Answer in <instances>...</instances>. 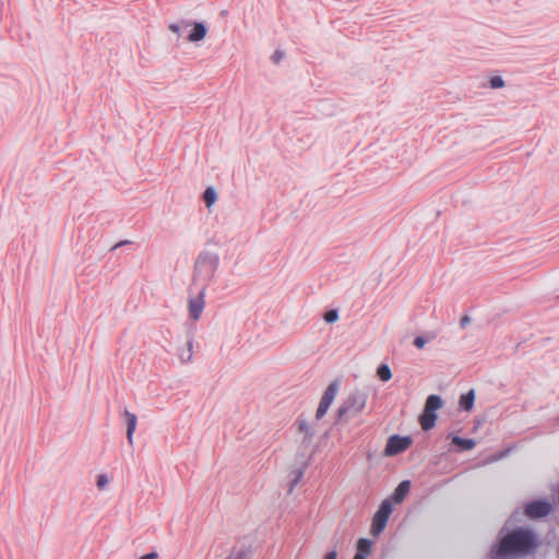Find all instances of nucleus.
<instances>
[{
  "label": "nucleus",
  "mask_w": 559,
  "mask_h": 559,
  "mask_svg": "<svg viewBox=\"0 0 559 559\" xmlns=\"http://www.w3.org/2000/svg\"><path fill=\"white\" fill-rule=\"evenodd\" d=\"M168 28L173 32V33H176L178 35H180V29H181V25L178 24V23H171L169 24Z\"/></svg>",
  "instance_id": "c85d7f7f"
},
{
  "label": "nucleus",
  "mask_w": 559,
  "mask_h": 559,
  "mask_svg": "<svg viewBox=\"0 0 559 559\" xmlns=\"http://www.w3.org/2000/svg\"><path fill=\"white\" fill-rule=\"evenodd\" d=\"M392 510L391 500L385 499L381 502L371 522L370 532L373 536H378L384 531Z\"/></svg>",
  "instance_id": "20e7f679"
},
{
  "label": "nucleus",
  "mask_w": 559,
  "mask_h": 559,
  "mask_svg": "<svg viewBox=\"0 0 559 559\" xmlns=\"http://www.w3.org/2000/svg\"><path fill=\"white\" fill-rule=\"evenodd\" d=\"M411 489V481L409 480H402L396 488L394 489L391 499L395 503H401L404 501L406 496L408 495Z\"/></svg>",
  "instance_id": "9b49d317"
},
{
  "label": "nucleus",
  "mask_w": 559,
  "mask_h": 559,
  "mask_svg": "<svg viewBox=\"0 0 559 559\" xmlns=\"http://www.w3.org/2000/svg\"><path fill=\"white\" fill-rule=\"evenodd\" d=\"M198 295L189 300V316L193 320H199L204 309V295L206 288H197Z\"/></svg>",
  "instance_id": "6e6552de"
},
{
  "label": "nucleus",
  "mask_w": 559,
  "mask_h": 559,
  "mask_svg": "<svg viewBox=\"0 0 559 559\" xmlns=\"http://www.w3.org/2000/svg\"><path fill=\"white\" fill-rule=\"evenodd\" d=\"M296 425H297V429H298V432L300 433H304L305 435V440L304 441H310L312 439V437L314 436V431L312 430V428L309 426V424L307 423L306 419H301V418H298L296 420Z\"/></svg>",
  "instance_id": "a211bd4d"
},
{
  "label": "nucleus",
  "mask_w": 559,
  "mask_h": 559,
  "mask_svg": "<svg viewBox=\"0 0 559 559\" xmlns=\"http://www.w3.org/2000/svg\"><path fill=\"white\" fill-rule=\"evenodd\" d=\"M469 322H471V318L467 314L463 316L460 320L461 329H465L469 324Z\"/></svg>",
  "instance_id": "cd10ccee"
},
{
  "label": "nucleus",
  "mask_w": 559,
  "mask_h": 559,
  "mask_svg": "<svg viewBox=\"0 0 559 559\" xmlns=\"http://www.w3.org/2000/svg\"><path fill=\"white\" fill-rule=\"evenodd\" d=\"M294 474H295V476L290 481V490L299 483V480L301 479V477L304 475V472H302V469H297L294 472Z\"/></svg>",
  "instance_id": "b1692460"
},
{
  "label": "nucleus",
  "mask_w": 559,
  "mask_h": 559,
  "mask_svg": "<svg viewBox=\"0 0 559 559\" xmlns=\"http://www.w3.org/2000/svg\"><path fill=\"white\" fill-rule=\"evenodd\" d=\"M353 559H366V558L361 557L360 555H355Z\"/></svg>",
  "instance_id": "473e14b6"
},
{
  "label": "nucleus",
  "mask_w": 559,
  "mask_h": 559,
  "mask_svg": "<svg viewBox=\"0 0 559 559\" xmlns=\"http://www.w3.org/2000/svg\"><path fill=\"white\" fill-rule=\"evenodd\" d=\"M219 265V255L216 252L201 251L193 265L192 286L207 288L212 283Z\"/></svg>",
  "instance_id": "f03ea898"
},
{
  "label": "nucleus",
  "mask_w": 559,
  "mask_h": 559,
  "mask_svg": "<svg viewBox=\"0 0 559 559\" xmlns=\"http://www.w3.org/2000/svg\"><path fill=\"white\" fill-rule=\"evenodd\" d=\"M414 345L421 349L426 345V340L423 336H416L414 340Z\"/></svg>",
  "instance_id": "bb28decb"
},
{
  "label": "nucleus",
  "mask_w": 559,
  "mask_h": 559,
  "mask_svg": "<svg viewBox=\"0 0 559 559\" xmlns=\"http://www.w3.org/2000/svg\"><path fill=\"white\" fill-rule=\"evenodd\" d=\"M413 443V439L409 436H391L384 448L385 456H395L406 451Z\"/></svg>",
  "instance_id": "39448f33"
},
{
  "label": "nucleus",
  "mask_w": 559,
  "mask_h": 559,
  "mask_svg": "<svg viewBox=\"0 0 559 559\" xmlns=\"http://www.w3.org/2000/svg\"><path fill=\"white\" fill-rule=\"evenodd\" d=\"M323 319L326 323H334L338 320V311L336 309L328 310Z\"/></svg>",
  "instance_id": "4be33fe9"
},
{
  "label": "nucleus",
  "mask_w": 559,
  "mask_h": 559,
  "mask_svg": "<svg viewBox=\"0 0 559 559\" xmlns=\"http://www.w3.org/2000/svg\"><path fill=\"white\" fill-rule=\"evenodd\" d=\"M490 87L493 90H498L504 86V80L501 76H492L489 80Z\"/></svg>",
  "instance_id": "5701e85b"
},
{
  "label": "nucleus",
  "mask_w": 559,
  "mask_h": 559,
  "mask_svg": "<svg viewBox=\"0 0 559 559\" xmlns=\"http://www.w3.org/2000/svg\"><path fill=\"white\" fill-rule=\"evenodd\" d=\"M368 393L365 390L355 389L343 400L336 412V424H347L352 418L359 415L367 405Z\"/></svg>",
  "instance_id": "7ed1b4c3"
},
{
  "label": "nucleus",
  "mask_w": 559,
  "mask_h": 559,
  "mask_svg": "<svg viewBox=\"0 0 559 559\" xmlns=\"http://www.w3.org/2000/svg\"><path fill=\"white\" fill-rule=\"evenodd\" d=\"M122 416L126 420V426H127V439H128L129 444L132 445L133 444V433L136 428L138 417L135 414L129 412L128 409L123 411Z\"/></svg>",
  "instance_id": "9d476101"
},
{
  "label": "nucleus",
  "mask_w": 559,
  "mask_h": 559,
  "mask_svg": "<svg viewBox=\"0 0 559 559\" xmlns=\"http://www.w3.org/2000/svg\"><path fill=\"white\" fill-rule=\"evenodd\" d=\"M129 243H131V242H130V241H128V240L120 241V242H118L117 245H115V246L111 248V250H115V249H117L118 247H121V246H123V245H129Z\"/></svg>",
  "instance_id": "2f4dec72"
},
{
  "label": "nucleus",
  "mask_w": 559,
  "mask_h": 559,
  "mask_svg": "<svg viewBox=\"0 0 559 559\" xmlns=\"http://www.w3.org/2000/svg\"><path fill=\"white\" fill-rule=\"evenodd\" d=\"M158 555L155 551H151L140 557V559H157Z\"/></svg>",
  "instance_id": "c756f323"
},
{
  "label": "nucleus",
  "mask_w": 559,
  "mask_h": 559,
  "mask_svg": "<svg viewBox=\"0 0 559 559\" xmlns=\"http://www.w3.org/2000/svg\"><path fill=\"white\" fill-rule=\"evenodd\" d=\"M338 388L340 382L337 380H334L325 389L316 413V418L318 420H320L326 414L328 409L330 408L331 404L336 397Z\"/></svg>",
  "instance_id": "423d86ee"
},
{
  "label": "nucleus",
  "mask_w": 559,
  "mask_h": 559,
  "mask_svg": "<svg viewBox=\"0 0 559 559\" xmlns=\"http://www.w3.org/2000/svg\"><path fill=\"white\" fill-rule=\"evenodd\" d=\"M475 390L471 389L468 392L462 394L459 400V405L462 411L469 412L474 407Z\"/></svg>",
  "instance_id": "ddd939ff"
},
{
  "label": "nucleus",
  "mask_w": 559,
  "mask_h": 559,
  "mask_svg": "<svg viewBox=\"0 0 559 559\" xmlns=\"http://www.w3.org/2000/svg\"><path fill=\"white\" fill-rule=\"evenodd\" d=\"M284 57V52L281 51V50H275L271 57V60L274 62V63H280V61L283 59Z\"/></svg>",
  "instance_id": "a878e982"
},
{
  "label": "nucleus",
  "mask_w": 559,
  "mask_h": 559,
  "mask_svg": "<svg viewBox=\"0 0 559 559\" xmlns=\"http://www.w3.org/2000/svg\"><path fill=\"white\" fill-rule=\"evenodd\" d=\"M452 444L455 445L460 451H468L475 448L476 441L469 438L453 436Z\"/></svg>",
  "instance_id": "2eb2a0df"
},
{
  "label": "nucleus",
  "mask_w": 559,
  "mask_h": 559,
  "mask_svg": "<svg viewBox=\"0 0 559 559\" xmlns=\"http://www.w3.org/2000/svg\"><path fill=\"white\" fill-rule=\"evenodd\" d=\"M186 345H187V348L181 349L178 353V357L181 362H190L192 359V348H193V336L192 335L188 336Z\"/></svg>",
  "instance_id": "6ab92c4d"
},
{
  "label": "nucleus",
  "mask_w": 559,
  "mask_h": 559,
  "mask_svg": "<svg viewBox=\"0 0 559 559\" xmlns=\"http://www.w3.org/2000/svg\"><path fill=\"white\" fill-rule=\"evenodd\" d=\"M377 376L383 382L389 381L392 378V371L390 366L388 364H381L377 368Z\"/></svg>",
  "instance_id": "412c9836"
},
{
  "label": "nucleus",
  "mask_w": 559,
  "mask_h": 559,
  "mask_svg": "<svg viewBox=\"0 0 559 559\" xmlns=\"http://www.w3.org/2000/svg\"><path fill=\"white\" fill-rule=\"evenodd\" d=\"M552 510V506L547 500H533L525 504V515L528 519L537 520L547 516Z\"/></svg>",
  "instance_id": "0eeeda50"
},
{
  "label": "nucleus",
  "mask_w": 559,
  "mask_h": 559,
  "mask_svg": "<svg viewBox=\"0 0 559 559\" xmlns=\"http://www.w3.org/2000/svg\"><path fill=\"white\" fill-rule=\"evenodd\" d=\"M539 542L527 527H518L499 537L490 550V559H518L533 554Z\"/></svg>",
  "instance_id": "f257e3e1"
},
{
  "label": "nucleus",
  "mask_w": 559,
  "mask_h": 559,
  "mask_svg": "<svg viewBox=\"0 0 559 559\" xmlns=\"http://www.w3.org/2000/svg\"><path fill=\"white\" fill-rule=\"evenodd\" d=\"M438 418L437 413H431L426 409L423 411L421 415L419 416V424L424 431H428L432 429L436 425V420Z\"/></svg>",
  "instance_id": "f8f14e48"
},
{
  "label": "nucleus",
  "mask_w": 559,
  "mask_h": 559,
  "mask_svg": "<svg viewBox=\"0 0 559 559\" xmlns=\"http://www.w3.org/2000/svg\"><path fill=\"white\" fill-rule=\"evenodd\" d=\"M108 484V478L105 474H100L98 475L97 477V481H96V485L98 487V489H104V487Z\"/></svg>",
  "instance_id": "393cba45"
},
{
  "label": "nucleus",
  "mask_w": 559,
  "mask_h": 559,
  "mask_svg": "<svg viewBox=\"0 0 559 559\" xmlns=\"http://www.w3.org/2000/svg\"><path fill=\"white\" fill-rule=\"evenodd\" d=\"M337 552L336 550H331L325 554L324 559H336Z\"/></svg>",
  "instance_id": "7c9ffc66"
},
{
  "label": "nucleus",
  "mask_w": 559,
  "mask_h": 559,
  "mask_svg": "<svg viewBox=\"0 0 559 559\" xmlns=\"http://www.w3.org/2000/svg\"><path fill=\"white\" fill-rule=\"evenodd\" d=\"M253 550L251 546L241 545L239 548H235L229 557L226 559H252Z\"/></svg>",
  "instance_id": "4468645a"
},
{
  "label": "nucleus",
  "mask_w": 559,
  "mask_h": 559,
  "mask_svg": "<svg viewBox=\"0 0 559 559\" xmlns=\"http://www.w3.org/2000/svg\"><path fill=\"white\" fill-rule=\"evenodd\" d=\"M182 24L185 25V27L192 25V29L187 37L188 41L197 43V41H200L205 38V36L207 34V27L204 22L190 23V22L183 21Z\"/></svg>",
  "instance_id": "1a4fd4ad"
},
{
  "label": "nucleus",
  "mask_w": 559,
  "mask_h": 559,
  "mask_svg": "<svg viewBox=\"0 0 559 559\" xmlns=\"http://www.w3.org/2000/svg\"><path fill=\"white\" fill-rule=\"evenodd\" d=\"M442 405H443V401H442L441 396H439L437 394H430L426 399L424 409L431 412V413H437V411L440 409L442 407Z\"/></svg>",
  "instance_id": "dca6fc26"
},
{
  "label": "nucleus",
  "mask_w": 559,
  "mask_h": 559,
  "mask_svg": "<svg viewBox=\"0 0 559 559\" xmlns=\"http://www.w3.org/2000/svg\"><path fill=\"white\" fill-rule=\"evenodd\" d=\"M217 200V193L213 187H207L203 192V201L206 207H211Z\"/></svg>",
  "instance_id": "aec40b11"
},
{
  "label": "nucleus",
  "mask_w": 559,
  "mask_h": 559,
  "mask_svg": "<svg viewBox=\"0 0 559 559\" xmlns=\"http://www.w3.org/2000/svg\"><path fill=\"white\" fill-rule=\"evenodd\" d=\"M356 548L357 550L355 555H360L361 557L367 559V557L371 552L372 542L368 538H359L357 540Z\"/></svg>",
  "instance_id": "f3484780"
}]
</instances>
